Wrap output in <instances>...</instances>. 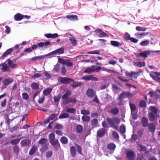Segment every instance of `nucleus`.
I'll list each match as a JSON object with an SVG mask.
<instances>
[{"mask_svg": "<svg viewBox=\"0 0 160 160\" xmlns=\"http://www.w3.org/2000/svg\"><path fill=\"white\" fill-rule=\"evenodd\" d=\"M49 142L53 147L55 149H59L60 146L58 140L55 139V135L53 133H50L49 136Z\"/></svg>", "mask_w": 160, "mask_h": 160, "instance_id": "1", "label": "nucleus"}, {"mask_svg": "<svg viewBox=\"0 0 160 160\" xmlns=\"http://www.w3.org/2000/svg\"><path fill=\"white\" fill-rule=\"evenodd\" d=\"M59 81L61 83L64 84H69L72 81H74V80L68 77H60L59 78Z\"/></svg>", "mask_w": 160, "mask_h": 160, "instance_id": "2", "label": "nucleus"}, {"mask_svg": "<svg viewBox=\"0 0 160 160\" xmlns=\"http://www.w3.org/2000/svg\"><path fill=\"white\" fill-rule=\"evenodd\" d=\"M126 157L128 160H134L135 158V152L133 151H129L126 153Z\"/></svg>", "mask_w": 160, "mask_h": 160, "instance_id": "3", "label": "nucleus"}, {"mask_svg": "<svg viewBox=\"0 0 160 160\" xmlns=\"http://www.w3.org/2000/svg\"><path fill=\"white\" fill-rule=\"evenodd\" d=\"M82 79L86 81L92 80L97 81L98 80V79L96 77H94L92 75H86L83 77Z\"/></svg>", "mask_w": 160, "mask_h": 160, "instance_id": "4", "label": "nucleus"}, {"mask_svg": "<svg viewBox=\"0 0 160 160\" xmlns=\"http://www.w3.org/2000/svg\"><path fill=\"white\" fill-rule=\"evenodd\" d=\"M64 53V49L63 48H61L58 49L52 52H51L47 54V55L49 56L54 55L56 54H61Z\"/></svg>", "mask_w": 160, "mask_h": 160, "instance_id": "5", "label": "nucleus"}, {"mask_svg": "<svg viewBox=\"0 0 160 160\" xmlns=\"http://www.w3.org/2000/svg\"><path fill=\"white\" fill-rule=\"evenodd\" d=\"M106 130L104 128H101L98 129L97 132V137L102 138L104 136L105 134Z\"/></svg>", "mask_w": 160, "mask_h": 160, "instance_id": "6", "label": "nucleus"}, {"mask_svg": "<svg viewBox=\"0 0 160 160\" xmlns=\"http://www.w3.org/2000/svg\"><path fill=\"white\" fill-rule=\"evenodd\" d=\"M151 54V51H145L139 53L138 54L137 57L138 58H139L140 56H141L144 58H147L148 55H150Z\"/></svg>", "mask_w": 160, "mask_h": 160, "instance_id": "7", "label": "nucleus"}, {"mask_svg": "<svg viewBox=\"0 0 160 160\" xmlns=\"http://www.w3.org/2000/svg\"><path fill=\"white\" fill-rule=\"evenodd\" d=\"M13 81V80L12 78H8L3 80L2 81V82L3 85L4 86L7 87Z\"/></svg>", "mask_w": 160, "mask_h": 160, "instance_id": "8", "label": "nucleus"}, {"mask_svg": "<svg viewBox=\"0 0 160 160\" xmlns=\"http://www.w3.org/2000/svg\"><path fill=\"white\" fill-rule=\"evenodd\" d=\"M86 94L88 97L92 98L94 96L95 92L92 89L89 88L87 90Z\"/></svg>", "mask_w": 160, "mask_h": 160, "instance_id": "9", "label": "nucleus"}, {"mask_svg": "<svg viewBox=\"0 0 160 160\" xmlns=\"http://www.w3.org/2000/svg\"><path fill=\"white\" fill-rule=\"evenodd\" d=\"M95 66H92L91 67H88L83 72L88 74H91L92 72L95 71Z\"/></svg>", "mask_w": 160, "mask_h": 160, "instance_id": "10", "label": "nucleus"}, {"mask_svg": "<svg viewBox=\"0 0 160 160\" xmlns=\"http://www.w3.org/2000/svg\"><path fill=\"white\" fill-rule=\"evenodd\" d=\"M141 122L142 126L143 127H146L148 125V120L145 117H143L141 120Z\"/></svg>", "mask_w": 160, "mask_h": 160, "instance_id": "11", "label": "nucleus"}, {"mask_svg": "<svg viewBox=\"0 0 160 160\" xmlns=\"http://www.w3.org/2000/svg\"><path fill=\"white\" fill-rule=\"evenodd\" d=\"M71 95V91L69 90H67L65 93L62 97V99L63 100V101L68 100V98Z\"/></svg>", "mask_w": 160, "mask_h": 160, "instance_id": "12", "label": "nucleus"}, {"mask_svg": "<svg viewBox=\"0 0 160 160\" xmlns=\"http://www.w3.org/2000/svg\"><path fill=\"white\" fill-rule=\"evenodd\" d=\"M31 143V141L29 140L25 139L21 142L20 144L22 146L25 147L29 146Z\"/></svg>", "mask_w": 160, "mask_h": 160, "instance_id": "13", "label": "nucleus"}, {"mask_svg": "<svg viewBox=\"0 0 160 160\" xmlns=\"http://www.w3.org/2000/svg\"><path fill=\"white\" fill-rule=\"evenodd\" d=\"M38 147L35 145L32 146L29 151V155L30 156L34 154L37 150Z\"/></svg>", "mask_w": 160, "mask_h": 160, "instance_id": "14", "label": "nucleus"}, {"mask_svg": "<svg viewBox=\"0 0 160 160\" xmlns=\"http://www.w3.org/2000/svg\"><path fill=\"white\" fill-rule=\"evenodd\" d=\"M107 147L108 149L113 152L116 148V145L113 143H111L108 144Z\"/></svg>", "mask_w": 160, "mask_h": 160, "instance_id": "15", "label": "nucleus"}, {"mask_svg": "<svg viewBox=\"0 0 160 160\" xmlns=\"http://www.w3.org/2000/svg\"><path fill=\"white\" fill-rule=\"evenodd\" d=\"M119 112V109L117 107L112 108L109 112V113L114 115L118 114Z\"/></svg>", "mask_w": 160, "mask_h": 160, "instance_id": "16", "label": "nucleus"}, {"mask_svg": "<svg viewBox=\"0 0 160 160\" xmlns=\"http://www.w3.org/2000/svg\"><path fill=\"white\" fill-rule=\"evenodd\" d=\"M110 43L113 46L116 47H118L124 45V43L123 42L120 43L116 41H111Z\"/></svg>", "mask_w": 160, "mask_h": 160, "instance_id": "17", "label": "nucleus"}, {"mask_svg": "<svg viewBox=\"0 0 160 160\" xmlns=\"http://www.w3.org/2000/svg\"><path fill=\"white\" fill-rule=\"evenodd\" d=\"M70 150L72 157H75L76 155V151L75 147L74 146L71 147L70 148Z\"/></svg>", "mask_w": 160, "mask_h": 160, "instance_id": "18", "label": "nucleus"}, {"mask_svg": "<svg viewBox=\"0 0 160 160\" xmlns=\"http://www.w3.org/2000/svg\"><path fill=\"white\" fill-rule=\"evenodd\" d=\"M66 17L70 20L77 21L78 19L77 16L76 15H67Z\"/></svg>", "mask_w": 160, "mask_h": 160, "instance_id": "19", "label": "nucleus"}, {"mask_svg": "<svg viewBox=\"0 0 160 160\" xmlns=\"http://www.w3.org/2000/svg\"><path fill=\"white\" fill-rule=\"evenodd\" d=\"M2 68H1V70L3 72L9 71L10 70V68L8 66L7 64L5 62L2 63L1 65Z\"/></svg>", "mask_w": 160, "mask_h": 160, "instance_id": "20", "label": "nucleus"}, {"mask_svg": "<svg viewBox=\"0 0 160 160\" xmlns=\"http://www.w3.org/2000/svg\"><path fill=\"white\" fill-rule=\"evenodd\" d=\"M23 18V15L19 13H18L14 15V19L16 21H20L22 20Z\"/></svg>", "mask_w": 160, "mask_h": 160, "instance_id": "21", "label": "nucleus"}, {"mask_svg": "<svg viewBox=\"0 0 160 160\" xmlns=\"http://www.w3.org/2000/svg\"><path fill=\"white\" fill-rule=\"evenodd\" d=\"M52 91V89L51 88H48L45 89L43 91V94L44 96H48L49 95Z\"/></svg>", "mask_w": 160, "mask_h": 160, "instance_id": "22", "label": "nucleus"}, {"mask_svg": "<svg viewBox=\"0 0 160 160\" xmlns=\"http://www.w3.org/2000/svg\"><path fill=\"white\" fill-rule=\"evenodd\" d=\"M148 130L150 132H155L156 130V127L154 124L150 123L148 125Z\"/></svg>", "mask_w": 160, "mask_h": 160, "instance_id": "23", "label": "nucleus"}, {"mask_svg": "<svg viewBox=\"0 0 160 160\" xmlns=\"http://www.w3.org/2000/svg\"><path fill=\"white\" fill-rule=\"evenodd\" d=\"M7 61L8 64L11 68H15L17 67V64L13 63L10 59H8L7 60Z\"/></svg>", "mask_w": 160, "mask_h": 160, "instance_id": "24", "label": "nucleus"}, {"mask_svg": "<svg viewBox=\"0 0 160 160\" xmlns=\"http://www.w3.org/2000/svg\"><path fill=\"white\" fill-rule=\"evenodd\" d=\"M98 123V121L97 119H93L91 121V125L93 128L96 127Z\"/></svg>", "mask_w": 160, "mask_h": 160, "instance_id": "25", "label": "nucleus"}, {"mask_svg": "<svg viewBox=\"0 0 160 160\" xmlns=\"http://www.w3.org/2000/svg\"><path fill=\"white\" fill-rule=\"evenodd\" d=\"M48 56V55H47V54L43 55H41V56H36L34 57H33L31 59V61H36L37 60H38L41 59L43 58H45V57H47Z\"/></svg>", "mask_w": 160, "mask_h": 160, "instance_id": "26", "label": "nucleus"}, {"mask_svg": "<svg viewBox=\"0 0 160 160\" xmlns=\"http://www.w3.org/2000/svg\"><path fill=\"white\" fill-rule=\"evenodd\" d=\"M148 117L149 120L153 122L155 120L156 117L155 115L152 112H149L148 113Z\"/></svg>", "mask_w": 160, "mask_h": 160, "instance_id": "27", "label": "nucleus"}, {"mask_svg": "<svg viewBox=\"0 0 160 160\" xmlns=\"http://www.w3.org/2000/svg\"><path fill=\"white\" fill-rule=\"evenodd\" d=\"M14 48H10L7 50L6 52L4 53V54L2 56V57L4 58L6 57L9 54L13 51L14 50Z\"/></svg>", "mask_w": 160, "mask_h": 160, "instance_id": "28", "label": "nucleus"}, {"mask_svg": "<svg viewBox=\"0 0 160 160\" xmlns=\"http://www.w3.org/2000/svg\"><path fill=\"white\" fill-rule=\"evenodd\" d=\"M69 40L73 46H75L77 45V41L75 39L74 37H69Z\"/></svg>", "mask_w": 160, "mask_h": 160, "instance_id": "29", "label": "nucleus"}, {"mask_svg": "<svg viewBox=\"0 0 160 160\" xmlns=\"http://www.w3.org/2000/svg\"><path fill=\"white\" fill-rule=\"evenodd\" d=\"M76 130L77 132L79 133H81L83 131V127L81 125H77L76 127Z\"/></svg>", "mask_w": 160, "mask_h": 160, "instance_id": "30", "label": "nucleus"}, {"mask_svg": "<svg viewBox=\"0 0 160 160\" xmlns=\"http://www.w3.org/2000/svg\"><path fill=\"white\" fill-rule=\"evenodd\" d=\"M60 141L62 144H67L68 142V138L65 136H62L61 138Z\"/></svg>", "mask_w": 160, "mask_h": 160, "instance_id": "31", "label": "nucleus"}, {"mask_svg": "<svg viewBox=\"0 0 160 160\" xmlns=\"http://www.w3.org/2000/svg\"><path fill=\"white\" fill-rule=\"evenodd\" d=\"M63 102L65 104L69 102L75 104L76 102V100L74 98H70L69 100H67L66 101H63Z\"/></svg>", "mask_w": 160, "mask_h": 160, "instance_id": "32", "label": "nucleus"}, {"mask_svg": "<svg viewBox=\"0 0 160 160\" xmlns=\"http://www.w3.org/2000/svg\"><path fill=\"white\" fill-rule=\"evenodd\" d=\"M139 105L141 108H145L147 107V103L144 100H142L140 101Z\"/></svg>", "mask_w": 160, "mask_h": 160, "instance_id": "33", "label": "nucleus"}, {"mask_svg": "<svg viewBox=\"0 0 160 160\" xmlns=\"http://www.w3.org/2000/svg\"><path fill=\"white\" fill-rule=\"evenodd\" d=\"M73 83L71 85V86L74 88H75L80 86L82 84V82H75L74 80V81H72Z\"/></svg>", "mask_w": 160, "mask_h": 160, "instance_id": "34", "label": "nucleus"}, {"mask_svg": "<svg viewBox=\"0 0 160 160\" xmlns=\"http://www.w3.org/2000/svg\"><path fill=\"white\" fill-rule=\"evenodd\" d=\"M75 145L76 148L77 152L80 155H82V154L81 147L77 144H75Z\"/></svg>", "mask_w": 160, "mask_h": 160, "instance_id": "35", "label": "nucleus"}, {"mask_svg": "<svg viewBox=\"0 0 160 160\" xmlns=\"http://www.w3.org/2000/svg\"><path fill=\"white\" fill-rule=\"evenodd\" d=\"M66 111L68 113H69L72 114H74L76 112V109L73 108H68L67 109Z\"/></svg>", "mask_w": 160, "mask_h": 160, "instance_id": "36", "label": "nucleus"}, {"mask_svg": "<svg viewBox=\"0 0 160 160\" xmlns=\"http://www.w3.org/2000/svg\"><path fill=\"white\" fill-rule=\"evenodd\" d=\"M20 139L19 138H17L12 140L10 143L13 145H16L18 144L20 141Z\"/></svg>", "mask_w": 160, "mask_h": 160, "instance_id": "37", "label": "nucleus"}, {"mask_svg": "<svg viewBox=\"0 0 160 160\" xmlns=\"http://www.w3.org/2000/svg\"><path fill=\"white\" fill-rule=\"evenodd\" d=\"M69 117V115L68 113H64L61 114L59 117V119L67 118Z\"/></svg>", "mask_w": 160, "mask_h": 160, "instance_id": "38", "label": "nucleus"}, {"mask_svg": "<svg viewBox=\"0 0 160 160\" xmlns=\"http://www.w3.org/2000/svg\"><path fill=\"white\" fill-rule=\"evenodd\" d=\"M82 119L83 122H88L90 121V117L88 116L84 115L82 117Z\"/></svg>", "mask_w": 160, "mask_h": 160, "instance_id": "39", "label": "nucleus"}, {"mask_svg": "<svg viewBox=\"0 0 160 160\" xmlns=\"http://www.w3.org/2000/svg\"><path fill=\"white\" fill-rule=\"evenodd\" d=\"M149 109L153 113L156 114L158 112V109L155 107L150 106L149 107Z\"/></svg>", "mask_w": 160, "mask_h": 160, "instance_id": "40", "label": "nucleus"}, {"mask_svg": "<svg viewBox=\"0 0 160 160\" xmlns=\"http://www.w3.org/2000/svg\"><path fill=\"white\" fill-rule=\"evenodd\" d=\"M31 88L34 90H36L39 87L38 84L36 82H33L32 83L31 85Z\"/></svg>", "mask_w": 160, "mask_h": 160, "instance_id": "41", "label": "nucleus"}, {"mask_svg": "<svg viewBox=\"0 0 160 160\" xmlns=\"http://www.w3.org/2000/svg\"><path fill=\"white\" fill-rule=\"evenodd\" d=\"M135 65L136 66L141 68L145 66V63L143 62H135Z\"/></svg>", "mask_w": 160, "mask_h": 160, "instance_id": "42", "label": "nucleus"}, {"mask_svg": "<svg viewBox=\"0 0 160 160\" xmlns=\"http://www.w3.org/2000/svg\"><path fill=\"white\" fill-rule=\"evenodd\" d=\"M64 64L66 65L67 67H71L73 65V63L71 62V60L69 59H65V62Z\"/></svg>", "mask_w": 160, "mask_h": 160, "instance_id": "43", "label": "nucleus"}, {"mask_svg": "<svg viewBox=\"0 0 160 160\" xmlns=\"http://www.w3.org/2000/svg\"><path fill=\"white\" fill-rule=\"evenodd\" d=\"M151 77L154 80L160 83V78L158 76H155L153 74H150Z\"/></svg>", "mask_w": 160, "mask_h": 160, "instance_id": "44", "label": "nucleus"}, {"mask_svg": "<svg viewBox=\"0 0 160 160\" xmlns=\"http://www.w3.org/2000/svg\"><path fill=\"white\" fill-rule=\"evenodd\" d=\"M114 123L118 125L120 123L121 120L118 117H113Z\"/></svg>", "mask_w": 160, "mask_h": 160, "instance_id": "45", "label": "nucleus"}, {"mask_svg": "<svg viewBox=\"0 0 160 160\" xmlns=\"http://www.w3.org/2000/svg\"><path fill=\"white\" fill-rule=\"evenodd\" d=\"M13 151L14 153L18 155L19 151V149L18 146L17 145H15L13 147Z\"/></svg>", "mask_w": 160, "mask_h": 160, "instance_id": "46", "label": "nucleus"}, {"mask_svg": "<svg viewBox=\"0 0 160 160\" xmlns=\"http://www.w3.org/2000/svg\"><path fill=\"white\" fill-rule=\"evenodd\" d=\"M106 120L108 122L110 125L111 126L114 124L113 117L112 118H107Z\"/></svg>", "mask_w": 160, "mask_h": 160, "instance_id": "47", "label": "nucleus"}, {"mask_svg": "<svg viewBox=\"0 0 160 160\" xmlns=\"http://www.w3.org/2000/svg\"><path fill=\"white\" fill-rule=\"evenodd\" d=\"M142 72V71L141 70H140L139 72H130V73L128 74V76L130 77H132L133 75H138Z\"/></svg>", "mask_w": 160, "mask_h": 160, "instance_id": "48", "label": "nucleus"}, {"mask_svg": "<svg viewBox=\"0 0 160 160\" xmlns=\"http://www.w3.org/2000/svg\"><path fill=\"white\" fill-rule=\"evenodd\" d=\"M48 142L47 140L45 138H42L38 141V143L40 145H43Z\"/></svg>", "mask_w": 160, "mask_h": 160, "instance_id": "49", "label": "nucleus"}, {"mask_svg": "<svg viewBox=\"0 0 160 160\" xmlns=\"http://www.w3.org/2000/svg\"><path fill=\"white\" fill-rule=\"evenodd\" d=\"M98 41H99L100 42V46L103 47H105L106 44L105 43V42L106 41V40L104 39H98Z\"/></svg>", "mask_w": 160, "mask_h": 160, "instance_id": "50", "label": "nucleus"}, {"mask_svg": "<svg viewBox=\"0 0 160 160\" xmlns=\"http://www.w3.org/2000/svg\"><path fill=\"white\" fill-rule=\"evenodd\" d=\"M120 131L121 133L124 134L126 132V128L124 125H121L120 127Z\"/></svg>", "mask_w": 160, "mask_h": 160, "instance_id": "51", "label": "nucleus"}, {"mask_svg": "<svg viewBox=\"0 0 160 160\" xmlns=\"http://www.w3.org/2000/svg\"><path fill=\"white\" fill-rule=\"evenodd\" d=\"M149 40H146L141 42L140 43V44L142 46H146L149 45Z\"/></svg>", "mask_w": 160, "mask_h": 160, "instance_id": "52", "label": "nucleus"}, {"mask_svg": "<svg viewBox=\"0 0 160 160\" xmlns=\"http://www.w3.org/2000/svg\"><path fill=\"white\" fill-rule=\"evenodd\" d=\"M139 148L142 151H145L147 150V148L142 144H137Z\"/></svg>", "mask_w": 160, "mask_h": 160, "instance_id": "53", "label": "nucleus"}, {"mask_svg": "<svg viewBox=\"0 0 160 160\" xmlns=\"http://www.w3.org/2000/svg\"><path fill=\"white\" fill-rule=\"evenodd\" d=\"M45 98L44 96H42L38 100V103L40 104L42 103L45 100Z\"/></svg>", "mask_w": 160, "mask_h": 160, "instance_id": "54", "label": "nucleus"}, {"mask_svg": "<svg viewBox=\"0 0 160 160\" xmlns=\"http://www.w3.org/2000/svg\"><path fill=\"white\" fill-rule=\"evenodd\" d=\"M22 98L23 99L27 100L28 99L29 95L26 92H23L22 94Z\"/></svg>", "mask_w": 160, "mask_h": 160, "instance_id": "55", "label": "nucleus"}, {"mask_svg": "<svg viewBox=\"0 0 160 160\" xmlns=\"http://www.w3.org/2000/svg\"><path fill=\"white\" fill-rule=\"evenodd\" d=\"M60 68V65L58 64H57L54 67L53 70H54L56 72H58L59 71Z\"/></svg>", "mask_w": 160, "mask_h": 160, "instance_id": "56", "label": "nucleus"}, {"mask_svg": "<svg viewBox=\"0 0 160 160\" xmlns=\"http://www.w3.org/2000/svg\"><path fill=\"white\" fill-rule=\"evenodd\" d=\"M87 53L88 54H100V51L98 50L88 52Z\"/></svg>", "mask_w": 160, "mask_h": 160, "instance_id": "57", "label": "nucleus"}, {"mask_svg": "<svg viewBox=\"0 0 160 160\" xmlns=\"http://www.w3.org/2000/svg\"><path fill=\"white\" fill-rule=\"evenodd\" d=\"M129 105L131 111H134L136 109V107L135 105L133 103H129Z\"/></svg>", "mask_w": 160, "mask_h": 160, "instance_id": "58", "label": "nucleus"}, {"mask_svg": "<svg viewBox=\"0 0 160 160\" xmlns=\"http://www.w3.org/2000/svg\"><path fill=\"white\" fill-rule=\"evenodd\" d=\"M99 38L105 37L108 36V35L103 31H102L98 35Z\"/></svg>", "mask_w": 160, "mask_h": 160, "instance_id": "59", "label": "nucleus"}, {"mask_svg": "<svg viewBox=\"0 0 160 160\" xmlns=\"http://www.w3.org/2000/svg\"><path fill=\"white\" fill-rule=\"evenodd\" d=\"M81 113L82 115H89L90 114V112L89 111L85 109H83L81 110Z\"/></svg>", "mask_w": 160, "mask_h": 160, "instance_id": "60", "label": "nucleus"}, {"mask_svg": "<svg viewBox=\"0 0 160 160\" xmlns=\"http://www.w3.org/2000/svg\"><path fill=\"white\" fill-rule=\"evenodd\" d=\"M67 73V70L64 67H62L61 69V73L62 75H65Z\"/></svg>", "mask_w": 160, "mask_h": 160, "instance_id": "61", "label": "nucleus"}, {"mask_svg": "<svg viewBox=\"0 0 160 160\" xmlns=\"http://www.w3.org/2000/svg\"><path fill=\"white\" fill-rule=\"evenodd\" d=\"M61 97L59 95L58 96H54L53 97V100L55 102H58L59 101Z\"/></svg>", "mask_w": 160, "mask_h": 160, "instance_id": "62", "label": "nucleus"}, {"mask_svg": "<svg viewBox=\"0 0 160 160\" xmlns=\"http://www.w3.org/2000/svg\"><path fill=\"white\" fill-rule=\"evenodd\" d=\"M136 29L137 31H145L146 30V28H145L140 26L137 27Z\"/></svg>", "mask_w": 160, "mask_h": 160, "instance_id": "63", "label": "nucleus"}, {"mask_svg": "<svg viewBox=\"0 0 160 160\" xmlns=\"http://www.w3.org/2000/svg\"><path fill=\"white\" fill-rule=\"evenodd\" d=\"M131 38L130 35L128 32L125 33L124 38L126 41L130 40Z\"/></svg>", "mask_w": 160, "mask_h": 160, "instance_id": "64", "label": "nucleus"}]
</instances>
